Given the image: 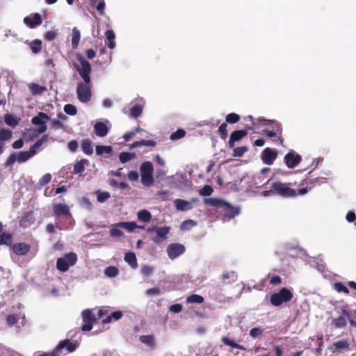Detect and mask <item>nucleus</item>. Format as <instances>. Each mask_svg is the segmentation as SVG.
<instances>
[{
    "label": "nucleus",
    "instance_id": "nucleus-1",
    "mask_svg": "<svg viewBox=\"0 0 356 356\" xmlns=\"http://www.w3.org/2000/svg\"><path fill=\"white\" fill-rule=\"evenodd\" d=\"M76 58L79 64L74 63V66L83 81L77 84V97L81 102L87 103L92 97L91 65L81 54H76Z\"/></svg>",
    "mask_w": 356,
    "mask_h": 356
},
{
    "label": "nucleus",
    "instance_id": "nucleus-2",
    "mask_svg": "<svg viewBox=\"0 0 356 356\" xmlns=\"http://www.w3.org/2000/svg\"><path fill=\"white\" fill-rule=\"evenodd\" d=\"M48 140V135L45 134L38 139L29 149V151L20 152L18 154L14 153L8 158L6 165H12L15 162L24 163L31 159L36 154V149Z\"/></svg>",
    "mask_w": 356,
    "mask_h": 356
},
{
    "label": "nucleus",
    "instance_id": "nucleus-3",
    "mask_svg": "<svg viewBox=\"0 0 356 356\" xmlns=\"http://www.w3.org/2000/svg\"><path fill=\"white\" fill-rule=\"evenodd\" d=\"M307 188H302L298 190H295L289 186L286 183L280 181L273 182L272 184V188L266 193H272L273 194L278 195L284 197H295L296 195H302L307 193Z\"/></svg>",
    "mask_w": 356,
    "mask_h": 356
},
{
    "label": "nucleus",
    "instance_id": "nucleus-4",
    "mask_svg": "<svg viewBox=\"0 0 356 356\" xmlns=\"http://www.w3.org/2000/svg\"><path fill=\"white\" fill-rule=\"evenodd\" d=\"M124 229L129 232H132L135 229L140 228L144 229V226H138L136 222H120L112 225L109 231V234L111 237H122L124 236V232L120 229Z\"/></svg>",
    "mask_w": 356,
    "mask_h": 356
},
{
    "label": "nucleus",
    "instance_id": "nucleus-5",
    "mask_svg": "<svg viewBox=\"0 0 356 356\" xmlns=\"http://www.w3.org/2000/svg\"><path fill=\"white\" fill-rule=\"evenodd\" d=\"M293 298V293L290 289H281L279 292L271 295L270 302L275 307L280 306L282 303L289 302Z\"/></svg>",
    "mask_w": 356,
    "mask_h": 356
},
{
    "label": "nucleus",
    "instance_id": "nucleus-6",
    "mask_svg": "<svg viewBox=\"0 0 356 356\" xmlns=\"http://www.w3.org/2000/svg\"><path fill=\"white\" fill-rule=\"evenodd\" d=\"M77 261V255L74 252L67 253L63 257L58 258L56 268L60 272H66L70 266H74Z\"/></svg>",
    "mask_w": 356,
    "mask_h": 356
},
{
    "label": "nucleus",
    "instance_id": "nucleus-7",
    "mask_svg": "<svg viewBox=\"0 0 356 356\" xmlns=\"http://www.w3.org/2000/svg\"><path fill=\"white\" fill-rule=\"evenodd\" d=\"M79 343L76 341H70L68 339L60 341L56 346V352L58 353L59 356H61L63 350L65 351V354L70 353L76 350L78 348Z\"/></svg>",
    "mask_w": 356,
    "mask_h": 356
},
{
    "label": "nucleus",
    "instance_id": "nucleus-8",
    "mask_svg": "<svg viewBox=\"0 0 356 356\" xmlns=\"http://www.w3.org/2000/svg\"><path fill=\"white\" fill-rule=\"evenodd\" d=\"M54 216L57 218L60 216H63L66 220L72 219V214L70 211V207L63 203H57L53 206Z\"/></svg>",
    "mask_w": 356,
    "mask_h": 356
},
{
    "label": "nucleus",
    "instance_id": "nucleus-9",
    "mask_svg": "<svg viewBox=\"0 0 356 356\" xmlns=\"http://www.w3.org/2000/svg\"><path fill=\"white\" fill-rule=\"evenodd\" d=\"M82 318L83 325L81 330L83 332H88L92 330L93 323L95 321V316L90 309H85L82 312Z\"/></svg>",
    "mask_w": 356,
    "mask_h": 356
},
{
    "label": "nucleus",
    "instance_id": "nucleus-10",
    "mask_svg": "<svg viewBox=\"0 0 356 356\" xmlns=\"http://www.w3.org/2000/svg\"><path fill=\"white\" fill-rule=\"evenodd\" d=\"M221 209L222 212L223 213L222 216L224 220H230L234 218L236 216L238 215L240 212L239 207H233L229 203L225 201Z\"/></svg>",
    "mask_w": 356,
    "mask_h": 356
},
{
    "label": "nucleus",
    "instance_id": "nucleus-11",
    "mask_svg": "<svg viewBox=\"0 0 356 356\" xmlns=\"http://www.w3.org/2000/svg\"><path fill=\"white\" fill-rule=\"evenodd\" d=\"M167 253L170 259H175L184 253L186 248L184 245L174 243L167 247Z\"/></svg>",
    "mask_w": 356,
    "mask_h": 356
},
{
    "label": "nucleus",
    "instance_id": "nucleus-12",
    "mask_svg": "<svg viewBox=\"0 0 356 356\" xmlns=\"http://www.w3.org/2000/svg\"><path fill=\"white\" fill-rule=\"evenodd\" d=\"M31 245L24 242L15 243L12 245V251L18 256H26L31 250Z\"/></svg>",
    "mask_w": 356,
    "mask_h": 356
},
{
    "label": "nucleus",
    "instance_id": "nucleus-13",
    "mask_svg": "<svg viewBox=\"0 0 356 356\" xmlns=\"http://www.w3.org/2000/svg\"><path fill=\"white\" fill-rule=\"evenodd\" d=\"M301 160V156L295 153L293 150L289 152L284 156V162L289 168H293L296 166Z\"/></svg>",
    "mask_w": 356,
    "mask_h": 356
},
{
    "label": "nucleus",
    "instance_id": "nucleus-14",
    "mask_svg": "<svg viewBox=\"0 0 356 356\" xmlns=\"http://www.w3.org/2000/svg\"><path fill=\"white\" fill-rule=\"evenodd\" d=\"M277 156V152L270 147L265 148L261 155L262 161L266 165H271Z\"/></svg>",
    "mask_w": 356,
    "mask_h": 356
},
{
    "label": "nucleus",
    "instance_id": "nucleus-15",
    "mask_svg": "<svg viewBox=\"0 0 356 356\" xmlns=\"http://www.w3.org/2000/svg\"><path fill=\"white\" fill-rule=\"evenodd\" d=\"M155 230L156 232V236L154 238V241L156 243H160L161 241H165L168 238V234L170 232V227L165 226L163 227H154L152 229H148V232Z\"/></svg>",
    "mask_w": 356,
    "mask_h": 356
},
{
    "label": "nucleus",
    "instance_id": "nucleus-16",
    "mask_svg": "<svg viewBox=\"0 0 356 356\" xmlns=\"http://www.w3.org/2000/svg\"><path fill=\"white\" fill-rule=\"evenodd\" d=\"M346 318H349V312L347 309L341 310V316L332 320V325L335 328H343L347 325Z\"/></svg>",
    "mask_w": 356,
    "mask_h": 356
},
{
    "label": "nucleus",
    "instance_id": "nucleus-17",
    "mask_svg": "<svg viewBox=\"0 0 356 356\" xmlns=\"http://www.w3.org/2000/svg\"><path fill=\"white\" fill-rule=\"evenodd\" d=\"M248 135V132L245 130H236L233 131L229 137L228 141V147L229 148H234L235 143L240 141L243 138Z\"/></svg>",
    "mask_w": 356,
    "mask_h": 356
},
{
    "label": "nucleus",
    "instance_id": "nucleus-18",
    "mask_svg": "<svg viewBox=\"0 0 356 356\" xmlns=\"http://www.w3.org/2000/svg\"><path fill=\"white\" fill-rule=\"evenodd\" d=\"M42 22V17L39 13H35L33 17H26L24 19V23L31 29H33L36 26L41 24Z\"/></svg>",
    "mask_w": 356,
    "mask_h": 356
},
{
    "label": "nucleus",
    "instance_id": "nucleus-19",
    "mask_svg": "<svg viewBox=\"0 0 356 356\" xmlns=\"http://www.w3.org/2000/svg\"><path fill=\"white\" fill-rule=\"evenodd\" d=\"M94 130L95 134L99 137H104L108 133V127L102 122H97L94 125Z\"/></svg>",
    "mask_w": 356,
    "mask_h": 356
},
{
    "label": "nucleus",
    "instance_id": "nucleus-20",
    "mask_svg": "<svg viewBox=\"0 0 356 356\" xmlns=\"http://www.w3.org/2000/svg\"><path fill=\"white\" fill-rule=\"evenodd\" d=\"M81 148L86 155H91L93 153L92 142L89 139H83L81 141Z\"/></svg>",
    "mask_w": 356,
    "mask_h": 356
},
{
    "label": "nucleus",
    "instance_id": "nucleus-21",
    "mask_svg": "<svg viewBox=\"0 0 356 356\" xmlns=\"http://www.w3.org/2000/svg\"><path fill=\"white\" fill-rule=\"evenodd\" d=\"M90 6L95 7L100 15H104L105 1L104 0H89Z\"/></svg>",
    "mask_w": 356,
    "mask_h": 356
},
{
    "label": "nucleus",
    "instance_id": "nucleus-22",
    "mask_svg": "<svg viewBox=\"0 0 356 356\" xmlns=\"http://www.w3.org/2000/svg\"><path fill=\"white\" fill-rule=\"evenodd\" d=\"M176 209L179 211H188L192 209V204L191 202L181 200V199H177L175 201Z\"/></svg>",
    "mask_w": 356,
    "mask_h": 356
},
{
    "label": "nucleus",
    "instance_id": "nucleus-23",
    "mask_svg": "<svg viewBox=\"0 0 356 356\" xmlns=\"http://www.w3.org/2000/svg\"><path fill=\"white\" fill-rule=\"evenodd\" d=\"M332 346L334 348L332 351H340L342 350H348L350 344L346 339L339 340L332 343Z\"/></svg>",
    "mask_w": 356,
    "mask_h": 356
},
{
    "label": "nucleus",
    "instance_id": "nucleus-24",
    "mask_svg": "<svg viewBox=\"0 0 356 356\" xmlns=\"http://www.w3.org/2000/svg\"><path fill=\"white\" fill-rule=\"evenodd\" d=\"M258 121L260 122L261 123H263L264 125L272 124L273 126V129H275V130L277 133L281 134V132H282L281 125L276 120H267L263 117H261V118H258Z\"/></svg>",
    "mask_w": 356,
    "mask_h": 356
},
{
    "label": "nucleus",
    "instance_id": "nucleus-25",
    "mask_svg": "<svg viewBox=\"0 0 356 356\" xmlns=\"http://www.w3.org/2000/svg\"><path fill=\"white\" fill-rule=\"evenodd\" d=\"M89 161L88 159H83L77 161L74 165L73 172L74 174H81L85 170V165H88Z\"/></svg>",
    "mask_w": 356,
    "mask_h": 356
},
{
    "label": "nucleus",
    "instance_id": "nucleus-26",
    "mask_svg": "<svg viewBox=\"0 0 356 356\" xmlns=\"http://www.w3.org/2000/svg\"><path fill=\"white\" fill-rule=\"evenodd\" d=\"M105 36L106 38V44L107 46L113 49L115 47V35L113 30H107L105 33Z\"/></svg>",
    "mask_w": 356,
    "mask_h": 356
},
{
    "label": "nucleus",
    "instance_id": "nucleus-27",
    "mask_svg": "<svg viewBox=\"0 0 356 356\" xmlns=\"http://www.w3.org/2000/svg\"><path fill=\"white\" fill-rule=\"evenodd\" d=\"M49 120H50V118L47 114L40 112L37 116L32 118L31 122L35 125H40Z\"/></svg>",
    "mask_w": 356,
    "mask_h": 356
},
{
    "label": "nucleus",
    "instance_id": "nucleus-28",
    "mask_svg": "<svg viewBox=\"0 0 356 356\" xmlns=\"http://www.w3.org/2000/svg\"><path fill=\"white\" fill-rule=\"evenodd\" d=\"M124 261L129 264V265L136 268L138 266L137 259L134 252H127L124 255Z\"/></svg>",
    "mask_w": 356,
    "mask_h": 356
},
{
    "label": "nucleus",
    "instance_id": "nucleus-29",
    "mask_svg": "<svg viewBox=\"0 0 356 356\" xmlns=\"http://www.w3.org/2000/svg\"><path fill=\"white\" fill-rule=\"evenodd\" d=\"M29 47L33 54H38L42 51V42L39 39L33 40L29 43Z\"/></svg>",
    "mask_w": 356,
    "mask_h": 356
},
{
    "label": "nucleus",
    "instance_id": "nucleus-30",
    "mask_svg": "<svg viewBox=\"0 0 356 356\" xmlns=\"http://www.w3.org/2000/svg\"><path fill=\"white\" fill-rule=\"evenodd\" d=\"M137 217L139 220L144 222H149L152 220L151 213L146 209L139 211L137 213Z\"/></svg>",
    "mask_w": 356,
    "mask_h": 356
},
{
    "label": "nucleus",
    "instance_id": "nucleus-31",
    "mask_svg": "<svg viewBox=\"0 0 356 356\" xmlns=\"http://www.w3.org/2000/svg\"><path fill=\"white\" fill-rule=\"evenodd\" d=\"M156 142L152 140H141L139 141H136L133 143L130 147L131 148H136L141 146H151L154 147L156 145Z\"/></svg>",
    "mask_w": 356,
    "mask_h": 356
},
{
    "label": "nucleus",
    "instance_id": "nucleus-32",
    "mask_svg": "<svg viewBox=\"0 0 356 356\" xmlns=\"http://www.w3.org/2000/svg\"><path fill=\"white\" fill-rule=\"evenodd\" d=\"M29 88L33 95H42L46 90L44 86L34 83H30Z\"/></svg>",
    "mask_w": 356,
    "mask_h": 356
},
{
    "label": "nucleus",
    "instance_id": "nucleus-33",
    "mask_svg": "<svg viewBox=\"0 0 356 356\" xmlns=\"http://www.w3.org/2000/svg\"><path fill=\"white\" fill-rule=\"evenodd\" d=\"M81 38L80 31L76 27L73 28L72 35V45L74 49H76L79 44Z\"/></svg>",
    "mask_w": 356,
    "mask_h": 356
},
{
    "label": "nucleus",
    "instance_id": "nucleus-34",
    "mask_svg": "<svg viewBox=\"0 0 356 356\" xmlns=\"http://www.w3.org/2000/svg\"><path fill=\"white\" fill-rule=\"evenodd\" d=\"M13 236L10 234L1 233L0 234V245H6L12 247Z\"/></svg>",
    "mask_w": 356,
    "mask_h": 356
},
{
    "label": "nucleus",
    "instance_id": "nucleus-35",
    "mask_svg": "<svg viewBox=\"0 0 356 356\" xmlns=\"http://www.w3.org/2000/svg\"><path fill=\"white\" fill-rule=\"evenodd\" d=\"M221 341L226 346H230L232 348H237V349H240V350H245V348L243 346H241L240 344H238L237 343H236L234 341L229 339L227 337H222L221 338Z\"/></svg>",
    "mask_w": 356,
    "mask_h": 356
},
{
    "label": "nucleus",
    "instance_id": "nucleus-36",
    "mask_svg": "<svg viewBox=\"0 0 356 356\" xmlns=\"http://www.w3.org/2000/svg\"><path fill=\"white\" fill-rule=\"evenodd\" d=\"M197 225V223L196 221L191 219H188L181 222L180 225V229L181 231H187L196 226Z\"/></svg>",
    "mask_w": 356,
    "mask_h": 356
},
{
    "label": "nucleus",
    "instance_id": "nucleus-37",
    "mask_svg": "<svg viewBox=\"0 0 356 356\" xmlns=\"http://www.w3.org/2000/svg\"><path fill=\"white\" fill-rule=\"evenodd\" d=\"M141 183L145 186H151L154 183L153 174H141Z\"/></svg>",
    "mask_w": 356,
    "mask_h": 356
},
{
    "label": "nucleus",
    "instance_id": "nucleus-38",
    "mask_svg": "<svg viewBox=\"0 0 356 356\" xmlns=\"http://www.w3.org/2000/svg\"><path fill=\"white\" fill-rule=\"evenodd\" d=\"M141 174H153L154 169L150 161H145L140 165Z\"/></svg>",
    "mask_w": 356,
    "mask_h": 356
},
{
    "label": "nucleus",
    "instance_id": "nucleus-39",
    "mask_svg": "<svg viewBox=\"0 0 356 356\" xmlns=\"http://www.w3.org/2000/svg\"><path fill=\"white\" fill-rule=\"evenodd\" d=\"M204 202L206 204H209L210 206L216 207H219V208H221L222 204H224L223 200H219L217 198H213V197L204 198Z\"/></svg>",
    "mask_w": 356,
    "mask_h": 356
},
{
    "label": "nucleus",
    "instance_id": "nucleus-40",
    "mask_svg": "<svg viewBox=\"0 0 356 356\" xmlns=\"http://www.w3.org/2000/svg\"><path fill=\"white\" fill-rule=\"evenodd\" d=\"M96 154L97 155H103L104 154H111L113 149L111 146L97 145L95 147Z\"/></svg>",
    "mask_w": 356,
    "mask_h": 356
},
{
    "label": "nucleus",
    "instance_id": "nucleus-41",
    "mask_svg": "<svg viewBox=\"0 0 356 356\" xmlns=\"http://www.w3.org/2000/svg\"><path fill=\"white\" fill-rule=\"evenodd\" d=\"M187 303H197L200 304L204 302V298L197 294H192L186 298Z\"/></svg>",
    "mask_w": 356,
    "mask_h": 356
},
{
    "label": "nucleus",
    "instance_id": "nucleus-42",
    "mask_svg": "<svg viewBox=\"0 0 356 356\" xmlns=\"http://www.w3.org/2000/svg\"><path fill=\"white\" fill-rule=\"evenodd\" d=\"M104 274L108 277H115L119 274V270L115 266H108L104 270Z\"/></svg>",
    "mask_w": 356,
    "mask_h": 356
},
{
    "label": "nucleus",
    "instance_id": "nucleus-43",
    "mask_svg": "<svg viewBox=\"0 0 356 356\" xmlns=\"http://www.w3.org/2000/svg\"><path fill=\"white\" fill-rule=\"evenodd\" d=\"M333 288L338 293H343L346 295L349 294V289L342 282H335L333 284Z\"/></svg>",
    "mask_w": 356,
    "mask_h": 356
},
{
    "label": "nucleus",
    "instance_id": "nucleus-44",
    "mask_svg": "<svg viewBox=\"0 0 356 356\" xmlns=\"http://www.w3.org/2000/svg\"><path fill=\"white\" fill-rule=\"evenodd\" d=\"M140 341L147 346L153 347L154 346V339L152 335H142L139 338Z\"/></svg>",
    "mask_w": 356,
    "mask_h": 356
},
{
    "label": "nucleus",
    "instance_id": "nucleus-45",
    "mask_svg": "<svg viewBox=\"0 0 356 356\" xmlns=\"http://www.w3.org/2000/svg\"><path fill=\"white\" fill-rule=\"evenodd\" d=\"M111 197V195L108 192L106 191H97V200L99 203H103L107 200H108Z\"/></svg>",
    "mask_w": 356,
    "mask_h": 356
},
{
    "label": "nucleus",
    "instance_id": "nucleus-46",
    "mask_svg": "<svg viewBox=\"0 0 356 356\" xmlns=\"http://www.w3.org/2000/svg\"><path fill=\"white\" fill-rule=\"evenodd\" d=\"M135 154L130 152H123L119 155L120 161L122 163H127V161L134 159Z\"/></svg>",
    "mask_w": 356,
    "mask_h": 356
},
{
    "label": "nucleus",
    "instance_id": "nucleus-47",
    "mask_svg": "<svg viewBox=\"0 0 356 356\" xmlns=\"http://www.w3.org/2000/svg\"><path fill=\"white\" fill-rule=\"evenodd\" d=\"M4 121L6 124L10 127H15L18 124V120L11 114H6L4 115Z\"/></svg>",
    "mask_w": 356,
    "mask_h": 356
},
{
    "label": "nucleus",
    "instance_id": "nucleus-48",
    "mask_svg": "<svg viewBox=\"0 0 356 356\" xmlns=\"http://www.w3.org/2000/svg\"><path fill=\"white\" fill-rule=\"evenodd\" d=\"M240 115L235 113H231L227 115L225 118V122L229 124H235L237 123L240 120Z\"/></svg>",
    "mask_w": 356,
    "mask_h": 356
},
{
    "label": "nucleus",
    "instance_id": "nucleus-49",
    "mask_svg": "<svg viewBox=\"0 0 356 356\" xmlns=\"http://www.w3.org/2000/svg\"><path fill=\"white\" fill-rule=\"evenodd\" d=\"M264 332V329L261 327H254L250 330V335L252 338L256 339V338L261 337L263 335Z\"/></svg>",
    "mask_w": 356,
    "mask_h": 356
},
{
    "label": "nucleus",
    "instance_id": "nucleus-50",
    "mask_svg": "<svg viewBox=\"0 0 356 356\" xmlns=\"http://www.w3.org/2000/svg\"><path fill=\"white\" fill-rule=\"evenodd\" d=\"M143 112V108L140 105H135L131 108L130 116L134 118L139 117Z\"/></svg>",
    "mask_w": 356,
    "mask_h": 356
},
{
    "label": "nucleus",
    "instance_id": "nucleus-51",
    "mask_svg": "<svg viewBox=\"0 0 356 356\" xmlns=\"http://www.w3.org/2000/svg\"><path fill=\"white\" fill-rule=\"evenodd\" d=\"M12 137V131L8 129H0V140L5 141L9 140Z\"/></svg>",
    "mask_w": 356,
    "mask_h": 356
},
{
    "label": "nucleus",
    "instance_id": "nucleus-52",
    "mask_svg": "<svg viewBox=\"0 0 356 356\" xmlns=\"http://www.w3.org/2000/svg\"><path fill=\"white\" fill-rule=\"evenodd\" d=\"M248 151L246 146L235 147L233 149V156L236 157H241Z\"/></svg>",
    "mask_w": 356,
    "mask_h": 356
},
{
    "label": "nucleus",
    "instance_id": "nucleus-53",
    "mask_svg": "<svg viewBox=\"0 0 356 356\" xmlns=\"http://www.w3.org/2000/svg\"><path fill=\"white\" fill-rule=\"evenodd\" d=\"M227 124L226 122H224L218 127V132L220 137L222 140H225L227 137Z\"/></svg>",
    "mask_w": 356,
    "mask_h": 356
},
{
    "label": "nucleus",
    "instance_id": "nucleus-54",
    "mask_svg": "<svg viewBox=\"0 0 356 356\" xmlns=\"http://www.w3.org/2000/svg\"><path fill=\"white\" fill-rule=\"evenodd\" d=\"M64 111L70 115H75L77 113L76 107L71 104H67L64 106Z\"/></svg>",
    "mask_w": 356,
    "mask_h": 356
},
{
    "label": "nucleus",
    "instance_id": "nucleus-55",
    "mask_svg": "<svg viewBox=\"0 0 356 356\" xmlns=\"http://www.w3.org/2000/svg\"><path fill=\"white\" fill-rule=\"evenodd\" d=\"M213 192V188L210 185H205L200 190L199 194L202 196H209Z\"/></svg>",
    "mask_w": 356,
    "mask_h": 356
},
{
    "label": "nucleus",
    "instance_id": "nucleus-56",
    "mask_svg": "<svg viewBox=\"0 0 356 356\" xmlns=\"http://www.w3.org/2000/svg\"><path fill=\"white\" fill-rule=\"evenodd\" d=\"M245 121H250V124H246L244 127L247 129L252 130L257 127V124L254 121V118L252 115H248L244 118Z\"/></svg>",
    "mask_w": 356,
    "mask_h": 356
},
{
    "label": "nucleus",
    "instance_id": "nucleus-57",
    "mask_svg": "<svg viewBox=\"0 0 356 356\" xmlns=\"http://www.w3.org/2000/svg\"><path fill=\"white\" fill-rule=\"evenodd\" d=\"M185 134L186 131L184 129H179L170 135V139L172 140H179L183 138Z\"/></svg>",
    "mask_w": 356,
    "mask_h": 356
},
{
    "label": "nucleus",
    "instance_id": "nucleus-58",
    "mask_svg": "<svg viewBox=\"0 0 356 356\" xmlns=\"http://www.w3.org/2000/svg\"><path fill=\"white\" fill-rule=\"evenodd\" d=\"M30 216H31V213H29L22 218V219L20 220L21 226H22L24 227H26L31 225V224L33 223V221H32V222L29 221V218Z\"/></svg>",
    "mask_w": 356,
    "mask_h": 356
},
{
    "label": "nucleus",
    "instance_id": "nucleus-59",
    "mask_svg": "<svg viewBox=\"0 0 356 356\" xmlns=\"http://www.w3.org/2000/svg\"><path fill=\"white\" fill-rule=\"evenodd\" d=\"M51 122L52 129H58L64 127L63 124L58 119H52L51 120Z\"/></svg>",
    "mask_w": 356,
    "mask_h": 356
},
{
    "label": "nucleus",
    "instance_id": "nucleus-60",
    "mask_svg": "<svg viewBox=\"0 0 356 356\" xmlns=\"http://www.w3.org/2000/svg\"><path fill=\"white\" fill-rule=\"evenodd\" d=\"M57 33L54 31H49L44 34V39L47 40H53L56 38Z\"/></svg>",
    "mask_w": 356,
    "mask_h": 356
},
{
    "label": "nucleus",
    "instance_id": "nucleus-61",
    "mask_svg": "<svg viewBox=\"0 0 356 356\" xmlns=\"http://www.w3.org/2000/svg\"><path fill=\"white\" fill-rule=\"evenodd\" d=\"M17 318L14 315H8L6 318L7 324L9 326H13L17 323Z\"/></svg>",
    "mask_w": 356,
    "mask_h": 356
},
{
    "label": "nucleus",
    "instance_id": "nucleus-62",
    "mask_svg": "<svg viewBox=\"0 0 356 356\" xmlns=\"http://www.w3.org/2000/svg\"><path fill=\"white\" fill-rule=\"evenodd\" d=\"M51 175L49 173L45 174L40 180V184L41 185H46L51 181Z\"/></svg>",
    "mask_w": 356,
    "mask_h": 356
},
{
    "label": "nucleus",
    "instance_id": "nucleus-63",
    "mask_svg": "<svg viewBox=\"0 0 356 356\" xmlns=\"http://www.w3.org/2000/svg\"><path fill=\"white\" fill-rule=\"evenodd\" d=\"M67 147L68 149L71 151V152H76L78 149V143L76 140H71L68 143V145H67Z\"/></svg>",
    "mask_w": 356,
    "mask_h": 356
},
{
    "label": "nucleus",
    "instance_id": "nucleus-64",
    "mask_svg": "<svg viewBox=\"0 0 356 356\" xmlns=\"http://www.w3.org/2000/svg\"><path fill=\"white\" fill-rule=\"evenodd\" d=\"M282 278L279 275H273L270 280L269 283L272 285H277L281 284Z\"/></svg>",
    "mask_w": 356,
    "mask_h": 356
}]
</instances>
